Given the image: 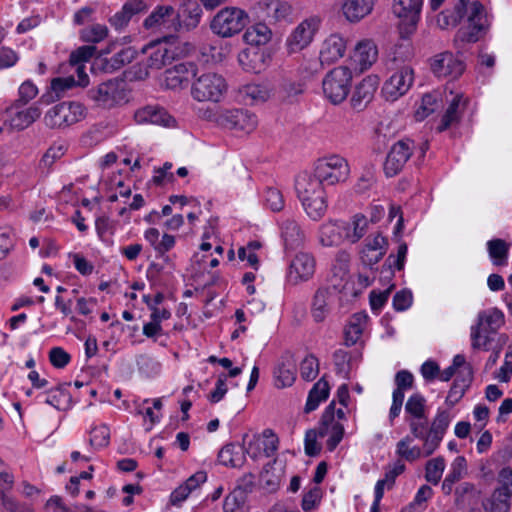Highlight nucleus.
I'll return each mask as SVG.
<instances>
[{"label":"nucleus","instance_id":"obj_20","mask_svg":"<svg viewBox=\"0 0 512 512\" xmlns=\"http://www.w3.org/2000/svg\"><path fill=\"white\" fill-rule=\"evenodd\" d=\"M387 248L388 241L384 236L380 233L370 235L360 252L362 263L370 267L377 264L386 254Z\"/></svg>","mask_w":512,"mask_h":512},{"label":"nucleus","instance_id":"obj_31","mask_svg":"<svg viewBox=\"0 0 512 512\" xmlns=\"http://www.w3.org/2000/svg\"><path fill=\"white\" fill-rule=\"evenodd\" d=\"M192 74L193 71L186 64H177L165 71L163 85L172 90L182 89L188 85Z\"/></svg>","mask_w":512,"mask_h":512},{"label":"nucleus","instance_id":"obj_40","mask_svg":"<svg viewBox=\"0 0 512 512\" xmlns=\"http://www.w3.org/2000/svg\"><path fill=\"white\" fill-rule=\"evenodd\" d=\"M328 395L329 385L327 381L320 379L309 392L304 412L310 413L314 411L322 401L327 399Z\"/></svg>","mask_w":512,"mask_h":512},{"label":"nucleus","instance_id":"obj_39","mask_svg":"<svg viewBox=\"0 0 512 512\" xmlns=\"http://www.w3.org/2000/svg\"><path fill=\"white\" fill-rule=\"evenodd\" d=\"M465 107L466 100L463 98V96H454L442 118V123L438 127V130L443 131L450 127L452 124L457 123Z\"/></svg>","mask_w":512,"mask_h":512},{"label":"nucleus","instance_id":"obj_48","mask_svg":"<svg viewBox=\"0 0 512 512\" xmlns=\"http://www.w3.org/2000/svg\"><path fill=\"white\" fill-rule=\"evenodd\" d=\"M445 469V460L443 457H435L426 463L425 479L436 485L441 480L442 474Z\"/></svg>","mask_w":512,"mask_h":512},{"label":"nucleus","instance_id":"obj_41","mask_svg":"<svg viewBox=\"0 0 512 512\" xmlns=\"http://www.w3.org/2000/svg\"><path fill=\"white\" fill-rule=\"evenodd\" d=\"M0 502L5 512H35L32 501H21L4 490L0 491Z\"/></svg>","mask_w":512,"mask_h":512},{"label":"nucleus","instance_id":"obj_32","mask_svg":"<svg viewBox=\"0 0 512 512\" xmlns=\"http://www.w3.org/2000/svg\"><path fill=\"white\" fill-rule=\"evenodd\" d=\"M374 0H345L342 4V12L350 22H358L371 13Z\"/></svg>","mask_w":512,"mask_h":512},{"label":"nucleus","instance_id":"obj_28","mask_svg":"<svg viewBox=\"0 0 512 512\" xmlns=\"http://www.w3.org/2000/svg\"><path fill=\"white\" fill-rule=\"evenodd\" d=\"M147 8L143 0H129L123 5L121 11L109 19V22L117 30L123 29L134 15L145 12Z\"/></svg>","mask_w":512,"mask_h":512},{"label":"nucleus","instance_id":"obj_29","mask_svg":"<svg viewBox=\"0 0 512 512\" xmlns=\"http://www.w3.org/2000/svg\"><path fill=\"white\" fill-rule=\"evenodd\" d=\"M333 295L328 288H319L312 300L311 314L315 322H323L331 311Z\"/></svg>","mask_w":512,"mask_h":512},{"label":"nucleus","instance_id":"obj_11","mask_svg":"<svg viewBox=\"0 0 512 512\" xmlns=\"http://www.w3.org/2000/svg\"><path fill=\"white\" fill-rule=\"evenodd\" d=\"M423 0H394L393 13L402 20L400 34L408 37L416 30L420 18Z\"/></svg>","mask_w":512,"mask_h":512},{"label":"nucleus","instance_id":"obj_24","mask_svg":"<svg viewBox=\"0 0 512 512\" xmlns=\"http://www.w3.org/2000/svg\"><path fill=\"white\" fill-rule=\"evenodd\" d=\"M376 76H367L359 82L351 97V105L354 109L363 110L373 99L378 87Z\"/></svg>","mask_w":512,"mask_h":512},{"label":"nucleus","instance_id":"obj_17","mask_svg":"<svg viewBox=\"0 0 512 512\" xmlns=\"http://www.w3.org/2000/svg\"><path fill=\"white\" fill-rule=\"evenodd\" d=\"M328 435L327 449L333 451L341 442L344 436V426L341 422L335 420L334 402L330 403L325 409L319 426V436Z\"/></svg>","mask_w":512,"mask_h":512},{"label":"nucleus","instance_id":"obj_37","mask_svg":"<svg viewBox=\"0 0 512 512\" xmlns=\"http://www.w3.org/2000/svg\"><path fill=\"white\" fill-rule=\"evenodd\" d=\"M218 459L225 466L240 467L245 462V449L237 444H227L220 450Z\"/></svg>","mask_w":512,"mask_h":512},{"label":"nucleus","instance_id":"obj_10","mask_svg":"<svg viewBox=\"0 0 512 512\" xmlns=\"http://www.w3.org/2000/svg\"><path fill=\"white\" fill-rule=\"evenodd\" d=\"M320 19L316 16L301 21L290 33L286 40V48L289 54L298 53L308 47L317 33Z\"/></svg>","mask_w":512,"mask_h":512},{"label":"nucleus","instance_id":"obj_30","mask_svg":"<svg viewBox=\"0 0 512 512\" xmlns=\"http://www.w3.org/2000/svg\"><path fill=\"white\" fill-rule=\"evenodd\" d=\"M319 242L324 247H335L344 243L341 220H329L319 229Z\"/></svg>","mask_w":512,"mask_h":512},{"label":"nucleus","instance_id":"obj_58","mask_svg":"<svg viewBox=\"0 0 512 512\" xmlns=\"http://www.w3.org/2000/svg\"><path fill=\"white\" fill-rule=\"evenodd\" d=\"M465 472L466 460L464 457L458 456L452 462L450 471L445 478L456 483L464 476Z\"/></svg>","mask_w":512,"mask_h":512},{"label":"nucleus","instance_id":"obj_13","mask_svg":"<svg viewBox=\"0 0 512 512\" xmlns=\"http://www.w3.org/2000/svg\"><path fill=\"white\" fill-rule=\"evenodd\" d=\"M413 81V69L409 66H402L384 83L382 93L386 100L395 101L410 89Z\"/></svg>","mask_w":512,"mask_h":512},{"label":"nucleus","instance_id":"obj_46","mask_svg":"<svg viewBox=\"0 0 512 512\" xmlns=\"http://www.w3.org/2000/svg\"><path fill=\"white\" fill-rule=\"evenodd\" d=\"M489 255L495 265H504L507 260L509 246L502 239L490 240L487 243Z\"/></svg>","mask_w":512,"mask_h":512},{"label":"nucleus","instance_id":"obj_56","mask_svg":"<svg viewBox=\"0 0 512 512\" xmlns=\"http://www.w3.org/2000/svg\"><path fill=\"white\" fill-rule=\"evenodd\" d=\"M109 429L105 425L95 427L91 430L90 445L94 448H101L109 443Z\"/></svg>","mask_w":512,"mask_h":512},{"label":"nucleus","instance_id":"obj_38","mask_svg":"<svg viewBox=\"0 0 512 512\" xmlns=\"http://www.w3.org/2000/svg\"><path fill=\"white\" fill-rule=\"evenodd\" d=\"M272 38L271 29L264 23H257L249 27L243 34L245 43L252 46L267 44Z\"/></svg>","mask_w":512,"mask_h":512},{"label":"nucleus","instance_id":"obj_23","mask_svg":"<svg viewBox=\"0 0 512 512\" xmlns=\"http://www.w3.org/2000/svg\"><path fill=\"white\" fill-rule=\"evenodd\" d=\"M351 255L346 250H339L336 253L334 264L331 269L329 281L335 289H343L350 279Z\"/></svg>","mask_w":512,"mask_h":512},{"label":"nucleus","instance_id":"obj_64","mask_svg":"<svg viewBox=\"0 0 512 512\" xmlns=\"http://www.w3.org/2000/svg\"><path fill=\"white\" fill-rule=\"evenodd\" d=\"M512 375V344L509 346V351L506 353L505 362L496 374V379L499 382L506 383L510 380Z\"/></svg>","mask_w":512,"mask_h":512},{"label":"nucleus","instance_id":"obj_27","mask_svg":"<svg viewBox=\"0 0 512 512\" xmlns=\"http://www.w3.org/2000/svg\"><path fill=\"white\" fill-rule=\"evenodd\" d=\"M276 386L280 388L291 386L296 379V360L290 353H285L275 368Z\"/></svg>","mask_w":512,"mask_h":512},{"label":"nucleus","instance_id":"obj_43","mask_svg":"<svg viewBox=\"0 0 512 512\" xmlns=\"http://www.w3.org/2000/svg\"><path fill=\"white\" fill-rule=\"evenodd\" d=\"M495 333L492 330L476 324L471 328V340L473 349L488 350L489 344L492 341V335Z\"/></svg>","mask_w":512,"mask_h":512},{"label":"nucleus","instance_id":"obj_52","mask_svg":"<svg viewBox=\"0 0 512 512\" xmlns=\"http://www.w3.org/2000/svg\"><path fill=\"white\" fill-rule=\"evenodd\" d=\"M264 201L267 207L274 212H279L284 208V199L282 193L276 188H267L264 194Z\"/></svg>","mask_w":512,"mask_h":512},{"label":"nucleus","instance_id":"obj_61","mask_svg":"<svg viewBox=\"0 0 512 512\" xmlns=\"http://www.w3.org/2000/svg\"><path fill=\"white\" fill-rule=\"evenodd\" d=\"M263 451L267 457H271L278 449L279 440L272 430L266 429L263 432Z\"/></svg>","mask_w":512,"mask_h":512},{"label":"nucleus","instance_id":"obj_49","mask_svg":"<svg viewBox=\"0 0 512 512\" xmlns=\"http://www.w3.org/2000/svg\"><path fill=\"white\" fill-rule=\"evenodd\" d=\"M46 403L58 410H64L69 406L70 395L63 386H59L48 392Z\"/></svg>","mask_w":512,"mask_h":512},{"label":"nucleus","instance_id":"obj_26","mask_svg":"<svg viewBox=\"0 0 512 512\" xmlns=\"http://www.w3.org/2000/svg\"><path fill=\"white\" fill-rule=\"evenodd\" d=\"M378 59V48L373 40L360 41L354 50L353 61L361 71L369 69Z\"/></svg>","mask_w":512,"mask_h":512},{"label":"nucleus","instance_id":"obj_57","mask_svg":"<svg viewBox=\"0 0 512 512\" xmlns=\"http://www.w3.org/2000/svg\"><path fill=\"white\" fill-rule=\"evenodd\" d=\"M245 502V496L239 489H234L223 502L224 512H235Z\"/></svg>","mask_w":512,"mask_h":512},{"label":"nucleus","instance_id":"obj_34","mask_svg":"<svg viewBox=\"0 0 512 512\" xmlns=\"http://www.w3.org/2000/svg\"><path fill=\"white\" fill-rule=\"evenodd\" d=\"M282 238L286 249H296L304 242V233L300 226L292 219L282 223Z\"/></svg>","mask_w":512,"mask_h":512},{"label":"nucleus","instance_id":"obj_63","mask_svg":"<svg viewBox=\"0 0 512 512\" xmlns=\"http://www.w3.org/2000/svg\"><path fill=\"white\" fill-rule=\"evenodd\" d=\"M432 493L433 492L430 486H421L414 498V501L407 509L403 510L402 512H415L417 507L421 506L423 503H425L428 499L431 498Z\"/></svg>","mask_w":512,"mask_h":512},{"label":"nucleus","instance_id":"obj_15","mask_svg":"<svg viewBox=\"0 0 512 512\" xmlns=\"http://www.w3.org/2000/svg\"><path fill=\"white\" fill-rule=\"evenodd\" d=\"M221 127L229 130L251 133L258 125L255 114L243 109H226L220 116Z\"/></svg>","mask_w":512,"mask_h":512},{"label":"nucleus","instance_id":"obj_47","mask_svg":"<svg viewBox=\"0 0 512 512\" xmlns=\"http://www.w3.org/2000/svg\"><path fill=\"white\" fill-rule=\"evenodd\" d=\"M243 97L252 102H264L271 96V89L263 84H248L244 86Z\"/></svg>","mask_w":512,"mask_h":512},{"label":"nucleus","instance_id":"obj_35","mask_svg":"<svg viewBox=\"0 0 512 512\" xmlns=\"http://www.w3.org/2000/svg\"><path fill=\"white\" fill-rule=\"evenodd\" d=\"M178 18L174 7L172 6H159L153 11L145 20L144 27L147 29H155L166 26L168 22Z\"/></svg>","mask_w":512,"mask_h":512},{"label":"nucleus","instance_id":"obj_53","mask_svg":"<svg viewBox=\"0 0 512 512\" xmlns=\"http://www.w3.org/2000/svg\"><path fill=\"white\" fill-rule=\"evenodd\" d=\"M108 35V29L105 25L95 24L82 31V38L86 42L98 43Z\"/></svg>","mask_w":512,"mask_h":512},{"label":"nucleus","instance_id":"obj_8","mask_svg":"<svg viewBox=\"0 0 512 512\" xmlns=\"http://www.w3.org/2000/svg\"><path fill=\"white\" fill-rule=\"evenodd\" d=\"M350 173L347 160L340 155H330L319 159L314 168V176L320 182L335 185L344 182Z\"/></svg>","mask_w":512,"mask_h":512},{"label":"nucleus","instance_id":"obj_50","mask_svg":"<svg viewBox=\"0 0 512 512\" xmlns=\"http://www.w3.org/2000/svg\"><path fill=\"white\" fill-rule=\"evenodd\" d=\"M503 323V313L499 310H493L489 313H481L478 316V325H482L490 330L493 333L501 326Z\"/></svg>","mask_w":512,"mask_h":512},{"label":"nucleus","instance_id":"obj_4","mask_svg":"<svg viewBox=\"0 0 512 512\" xmlns=\"http://www.w3.org/2000/svg\"><path fill=\"white\" fill-rule=\"evenodd\" d=\"M249 23L248 13L234 6L219 10L211 20V31L221 38H230L239 34Z\"/></svg>","mask_w":512,"mask_h":512},{"label":"nucleus","instance_id":"obj_12","mask_svg":"<svg viewBox=\"0 0 512 512\" xmlns=\"http://www.w3.org/2000/svg\"><path fill=\"white\" fill-rule=\"evenodd\" d=\"M88 96L98 106L103 108H112L125 101V91L122 88V82L118 80H109L101 83L96 88L88 91Z\"/></svg>","mask_w":512,"mask_h":512},{"label":"nucleus","instance_id":"obj_16","mask_svg":"<svg viewBox=\"0 0 512 512\" xmlns=\"http://www.w3.org/2000/svg\"><path fill=\"white\" fill-rule=\"evenodd\" d=\"M498 486L491 496L493 512H509L510 498L512 497V469L503 468L497 479Z\"/></svg>","mask_w":512,"mask_h":512},{"label":"nucleus","instance_id":"obj_14","mask_svg":"<svg viewBox=\"0 0 512 512\" xmlns=\"http://www.w3.org/2000/svg\"><path fill=\"white\" fill-rule=\"evenodd\" d=\"M316 269V261L312 254L307 252L297 253L291 260L287 280L292 285H298L310 280Z\"/></svg>","mask_w":512,"mask_h":512},{"label":"nucleus","instance_id":"obj_6","mask_svg":"<svg viewBox=\"0 0 512 512\" xmlns=\"http://www.w3.org/2000/svg\"><path fill=\"white\" fill-rule=\"evenodd\" d=\"M227 89L225 79L214 72L199 75L191 86V95L198 102H218Z\"/></svg>","mask_w":512,"mask_h":512},{"label":"nucleus","instance_id":"obj_22","mask_svg":"<svg viewBox=\"0 0 512 512\" xmlns=\"http://www.w3.org/2000/svg\"><path fill=\"white\" fill-rule=\"evenodd\" d=\"M238 62L246 71L260 73L269 66L271 55L263 49L246 48L238 54Z\"/></svg>","mask_w":512,"mask_h":512},{"label":"nucleus","instance_id":"obj_55","mask_svg":"<svg viewBox=\"0 0 512 512\" xmlns=\"http://www.w3.org/2000/svg\"><path fill=\"white\" fill-rule=\"evenodd\" d=\"M464 17V12L460 6H455V11L452 14L442 12L437 17V24L441 29H446L449 26H455Z\"/></svg>","mask_w":512,"mask_h":512},{"label":"nucleus","instance_id":"obj_25","mask_svg":"<svg viewBox=\"0 0 512 512\" xmlns=\"http://www.w3.org/2000/svg\"><path fill=\"white\" fill-rule=\"evenodd\" d=\"M368 226L369 220L361 213L353 215L349 221H342L344 242L357 243L367 233Z\"/></svg>","mask_w":512,"mask_h":512},{"label":"nucleus","instance_id":"obj_33","mask_svg":"<svg viewBox=\"0 0 512 512\" xmlns=\"http://www.w3.org/2000/svg\"><path fill=\"white\" fill-rule=\"evenodd\" d=\"M40 116L41 109L33 105L12 115L9 125L15 131H23L39 119Z\"/></svg>","mask_w":512,"mask_h":512},{"label":"nucleus","instance_id":"obj_1","mask_svg":"<svg viewBox=\"0 0 512 512\" xmlns=\"http://www.w3.org/2000/svg\"><path fill=\"white\" fill-rule=\"evenodd\" d=\"M405 410L412 416L409 420L410 433L422 441V446L413 445V438L407 435L397 443L396 453L402 459L414 462L429 457L437 450L450 425L451 415L448 411L439 410L428 426L424 415L425 399L419 394L408 399Z\"/></svg>","mask_w":512,"mask_h":512},{"label":"nucleus","instance_id":"obj_3","mask_svg":"<svg viewBox=\"0 0 512 512\" xmlns=\"http://www.w3.org/2000/svg\"><path fill=\"white\" fill-rule=\"evenodd\" d=\"M142 53L145 56L142 60L145 69L139 71L137 76L139 79L147 77L149 70H159L170 64L180 56L182 50L178 39L171 36L147 44L142 48Z\"/></svg>","mask_w":512,"mask_h":512},{"label":"nucleus","instance_id":"obj_45","mask_svg":"<svg viewBox=\"0 0 512 512\" xmlns=\"http://www.w3.org/2000/svg\"><path fill=\"white\" fill-rule=\"evenodd\" d=\"M76 85V81L73 76L58 77L51 81V91L47 94L49 101H55L63 97L65 91Z\"/></svg>","mask_w":512,"mask_h":512},{"label":"nucleus","instance_id":"obj_60","mask_svg":"<svg viewBox=\"0 0 512 512\" xmlns=\"http://www.w3.org/2000/svg\"><path fill=\"white\" fill-rule=\"evenodd\" d=\"M95 51V46L79 47L77 50L71 53L70 63L72 65L82 64L83 62L90 60V58L94 55Z\"/></svg>","mask_w":512,"mask_h":512},{"label":"nucleus","instance_id":"obj_5","mask_svg":"<svg viewBox=\"0 0 512 512\" xmlns=\"http://www.w3.org/2000/svg\"><path fill=\"white\" fill-rule=\"evenodd\" d=\"M352 72L346 66L332 69L322 81L325 97L334 105L342 103L349 94Z\"/></svg>","mask_w":512,"mask_h":512},{"label":"nucleus","instance_id":"obj_42","mask_svg":"<svg viewBox=\"0 0 512 512\" xmlns=\"http://www.w3.org/2000/svg\"><path fill=\"white\" fill-rule=\"evenodd\" d=\"M467 370V378H463L461 380H455L447 397H446V404L450 407H453L455 404H457L461 398L463 397L466 389L469 387V384L472 379V373L471 369L469 367H466Z\"/></svg>","mask_w":512,"mask_h":512},{"label":"nucleus","instance_id":"obj_59","mask_svg":"<svg viewBox=\"0 0 512 512\" xmlns=\"http://www.w3.org/2000/svg\"><path fill=\"white\" fill-rule=\"evenodd\" d=\"M319 429H310L305 434V453L309 456H316L320 452V445L317 443Z\"/></svg>","mask_w":512,"mask_h":512},{"label":"nucleus","instance_id":"obj_7","mask_svg":"<svg viewBox=\"0 0 512 512\" xmlns=\"http://www.w3.org/2000/svg\"><path fill=\"white\" fill-rule=\"evenodd\" d=\"M85 108L78 102H62L50 108L44 115V123L52 129L65 128L81 121Z\"/></svg>","mask_w":512,"mask_h":512},{"label":"nucleus","instance_id":"obj_2","mask_svg":"<svg viewBox=\"0 0 512 512\" xmlns=\"http://www.w3.org/2000/svg\"><path fill=\"white\" fill-rule=\"evenodd\" d=\"M295 190L307 215L315 221L320 220L327 210L326 194L320 180L309 173H300L295 180Z\"/></svg>","mask_w":512,"mask_h":512},{"label":"nucleus","instance_id":"obj_19","mask_svg":"<svg viewBox=\"0 0 512 512\" xmlns=\"http://www.w3.org/2000/svg\"><path fill=\"white\" fill-rule=\"evenodd\" d=\"M411 155L412 143L409 140H401L395 143L391 147L384 163L385 174L389 177L397 175L403 169Z\"/></svg>","mask_w":512,"mask_h":512},{"label":"nucleus","instance_id":"obj_44","mask_svg":"<svg viewBox=\"0 0 512 512\" xmlns=\"http://www.w3.org/2000/svg\"><path fill=\"white\" fill-rule=\"evenodd\" d=\"M439 107V93H428L425 94L419 107L415 112V117L418 121L424 120L431 113H433Z\"/></svg>","mask_w":512,"mask_h":512},{"label":"nucleus","instance_id":"obj_36","mask_svg":"<svg viewBox=\"0 0 512 512\" xmlns=\"http://www.w3.org/2000/svg\"><path fill=\"white\" fill-rule=\"evenodd\" d=\"M302 92L303 88L300 83L282 78L278 82L274 94L281 102L293 103Z\"/></svg>","mask_w":512,"mask_h":512},{"label":"nucleus","instance_id":"obj_54","mask_svg":"<svg viewBox=\"0 0 512 512\" xmlns=\"http://www.w3.org/2000/svg\"><path fill=\"white\" fill-rule=\"evenodd\" d=\"M65 153V149L62 145H52L43 154L39 165L42 168H50L58 159H60Z\"/></svg>","mask_w":512,"mask_h":512},{"label":"nucleus","instance_id":"obj_62","mask_svg":"<svg viewBox=\"0 0 512 512\" xmlns=\"http://www.w3.org/2000/svg\"><path fill=\"white\" fill-rule=\"evenodd\" d=\"M70 355L61 347H54L49 352V360L56 368H63L70 362Z\"/></svg>","mask_w":512,"mask_h":512},{"label":"nucleus","instance_id":"obj_9","mask_svg":"<svg viewBox=\"0 0 512 512\" xmlns=\"http://www.w3.org/2000/svg\"><path fill=\"white\" fill-rule=\"evenodd\" d=\"M485 22L483 5L478 1L472 2L467 24L462 26L455 36L456 45L477 42L486 30Z\"/></svg>","mask_w":512,"mask_h":512},{"label":"nucleus","instance_id":"obj_21","mask_svg":"<svg viewBox=\"0 0 512 512\" xmlns=\"http://www.w3.org/2000/svg\"><path fill=\"white\" fill-rule=\"evenodd\" d=\"M346 41L338 34H331L320 45L319 63L331 65L344 56Z\"/></svg>","mask_w":512,"mask_h":512},{"label":"nucleus","instance_id":"obj_51","mask_svg":"<svg viewBox=\"0 0 512 512\" xmlns=\"http://www.w3.org/2000/svg\"><path fill=\"white\" fill-rule=\"evenodd\" d=\"M319 372V364L316 357L313 355L306 356L300 364L301 377L307 381L316 378Z\"/></svg>","mask_w":512,"mask_h":512},{"label":"nucleus","instance_id":"obj_18","mask_svg":"<svg viewBox=\"0 0 512 512\" xmlns=\"http://www.w3.org/2000/svg\"><path fill=\"white\" fill-rule=\"evenodd\" d=\"M431 69L437 77L457 79L463 74L465 64L451 52H443L432 59Z\"/></svg>","mask_w":512,"mask_h":512}]
</instances>
